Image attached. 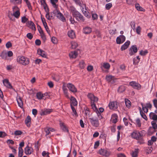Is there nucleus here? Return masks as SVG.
I'll return each mask as SVG.
<instances>
[{"label":"nucleus","instance_id":"1","mask_svg":"<svg viewBox=\"0 0 157 157\" xmlns=\"http://www.w3.org/2000/svg\"><path fill=\"white\" fill-rule=\"evenodd\" d=\"M17 61L19 63L24 65L28 64L29 61L28 58L23 56H19L17 58Z\"/></svg>","mask_w":157,"mask_h":157},{"label":"nucleus","instance_id":"2","mask_svg":"<svg viewBox=\"0 0 157 157\" xmlns=\"http://www.w3.org/2000/svg\"><path fill=\"white\" fill-rule=\"evenodd\" d=\"M142 131L140 132L139 131L134 130L131 134L132 138L136 140H141L143 135Z\"/></svg>","mask_w":157,"mask_h":157},{"label":"nucleus","instance_id":"3","mask_svg":"<svg viewBox=\"0 0 157 157\" xmlns=\"http://www.w3.org/2000/svg\"><path fill=\"white\" fill-rule=\"evenodd\" d=\"M129 84L133 88L137 90H140L141 88V85L139 83L134 81H132L130 82Z\"/></svg>","mask_w":157,"mask_h":157},{"label":"nucleus","instance_id":"4","mask_svg":"<svg viewBox=\"0 0 157 157\" xmlns=\"http://www.w3.org/2000/svg\"><path fill=\"white\" fill-rule=\"evenodd\" d=\"M141 105L142 106V109L144 112L147 113L148 112V109H151L152 107V105L150 103L148 102L144 104L141 103Z\"/></svg>","mask_w":157,"mask_h":157},{"label":"nucleus","instance_id":"5","mask_svg":"<svg viewBox=\"0 0 157 157\" xmlns=\"http://www.w3.org/2000/svg\"><path fill=\"white\" fill-rule=\"evenodd\" d=\"M106 79L108 82L112 84L115 83L117 80L114 76L109 75L106 76Z\"/></svg>","mask_w":157,"mask_h":157},{"label":"nucleus","instance_id":"6","mask_svg":"<svg viewBox=\"0 0 157 157\" xmlns=\"http://www.w3.org/2000/svg\"><path fill=\"white\" fill-rule=\"evenodd\" d=\"M88 98L90 100L91 103H95L98 100V98L92 94L89 93L87 95Z\"/></svg>","mask_w":157,"mask_h":157},{"label":"nucleus","instance_id":"7","mask_svg":"<svg viewBox=\"0 0 157 157\" xmlns=\"http://www.w3.org/2000/svg\"><path fill=\"white\" fill-rule=\"evenodd\" d=\"M52 112V109L44 108L40 110V114L41 116L49 114Z\"/></svg>","mask_w":157,"mask_h":157},{"label":"nucleus","instance_id":"8","mask_svg":"<svg viewBox=\"0 0 157 157\" xmlns=\"http://www.w3.org/2000/svg\"><path fill=\"white\" fill-rule=\"evenodd\" d=\"M3 83L4 86H6L7 88L10 89H12L15 91V90L12 86L11 83L9 82L8 79H4L3 81Z\"/></svg>","mask_w":157,"mask_h":157},{"label":"nucleus","instance_id":"9","mask_svg":"<svg viewBox=\"0 0 157 157\" xmlns=\"http://www.w3.org/2000/svg\"><path fill=\"white\" fill-rule=\"evenodd\" d=\"M99 153L101 155L105 157H108L110 154V152L109 151L106 149H102L99 150Z\"/></svg>","mask_w":157,"mask_h":157},{"label":"nucleus","instance_id":"10","mask_svg":"<svg viewBox=\"0 0 157 157\" xmlns=\"http://www.w3.org/2000/svg\"><path fill=\"white\" fill-rule=\"evenodd\" d=\"M90 121L93 126L97 127L99 125L98 121V119H94V118H90Z\"/></svg>","mask_w":157,"mask_h":157},{"label":"nucleus","instance_id":"11","mask_svg":"<svg viewBox=\"0 0 157 157\" xmlns=\"http://www.w3.org/2000/svg\"><path fill=\"white\" fill-rule=\"evenodd\" d=\"M74 16L78 20H80L82 22H84L85 21V19L83 16L78 11L76 12L75 15Z\"/></svg>","mask_w":157,"mask_h":157},{"label":"nucleus","instance_id":"12","mask_svg":"<svg viewBox=\"0 0 157 157\" xmlns=\"http://www.w3.org/2000/svg\"><path fill=\"white\" fill-rule=\"evenodd\" d=\"M125 40V36L123 35H121L117 38L116 42L118 44H121L124 42Z\"/></svg>","mask_w":157,"mask_h":157},{"label":"nucleus","instance_id":"13","mask_svg":"<svg viewBox=\"0 0 157 157\" xmlns=\"http://www.w3.org/2000/svg\"><path fill=\"white\" fill-rule=\"evenodd\" d=\"M67 87L70 91L71 92L75 93L77 92L76 88L74 85L71 83H69L67 84Z\"/></svg>","mask_w":157,"mask_h":157},{"label":"nucleus","instance_id":"14","mask_svg":"<svg viewBox=\"0 0 157 157\" xmlns=\"http://www.w3.org/2000/svg\"><path fill=\"white\" fill-rule=\"evenodd\" d=\"M33 151V148L28 146H27L24 149V152L27 155L31 154Z\"/></svg>","mask_w":157,"mask_h":157},{"label":"nucleus","instance_id":"15","mask_svg":"<svg viewBox=\"0 0 157 157\" xmlns=\"http://www.w3.org/2000/svg\"><path fill=\"white\" fill-rule=\"evenodd\" d=\"M109 108L111 109H115L117 107V105L116 102L112 101L110 102L109 105Z\"/></svg>","mask_w":157,"mask_h":157},{"label":"nucleus","instance_id":"16","mask_svg":"<svg viewBox=\"0 0 157 157\" xmlns=\"http://www.w3.org/2000/svg\"><path fill=\"white\" fill-rule=\"evenodd\" d=\"M92 32L91 28L88 27H85L83 28V32L86 34H90Z\"/></svg>","mask_w":157,"mask_h":157},{"label":"nucleus","instance_id":"17","mask_svg":"<svg viewBox=\"0 0 157 157\" xmlns=\"http://www.w3.org/2000/svg\"><path fill=\"white\" fill-rule=\"evenodd\" d=\"M78 56V52L75 51L71 52L69 54V56L70 59H75Z\"/></svg>","mask_w":157,"mask_h":157},{"label":"nucleus","instance_id":"18","mask_svg":"<svg viewBox=\"0 0 157 157\" xmlns=\"http://www.w3.org/2000/svg\"><path fill=\"white\" fill-rule=\"evenodd\" d=\"M67 35L71 39H74L75 37V33L72 30L69 31Z\"/></svg>","mask_w":157,"mask_h":157},{"label":"nucleus","instance_id":"19","mask_svg":"<svg viewBox=\"0 0 157 157\" xmlns=\"http://www.w3.org/2000/svg\"><path fill=\"white\" fill-rule=\"evenodd\" d=\"M56 17L63 22H64L66 21L65 18L64 17L63 14L60 12H58L56 15Z\"/></svg>","mask_w":157,"mask_h":157},{"label":"nucleus","instance_id":"20","mask_svg":"<svg viewBox=\"0 0 157 157\" xmlns=\"http://www.w3.org/2000/svg\"><path fill=\"white\" fill-rule=\"evenodd\" d=\"M59 125L63 131L65 132H68V131L67 126L63 123L60 121L59 123Z\"/></svg>","mask_w":157,"mask_h":157},{"label":"nucleus","instance_id":"21","mask_svg":"<svg viewBox=\"0 0 157 157\" xmlns=\"http://www.w3.org/2000/svg\"><path fill=\"white\" fill-rule=\"evenodd\" d=\"M130 42L129 41H127L123 44L121 47V49L122 51L124 50L127 49L130 45Z\"/></svg>","mask_w":157,"mask_h":157},{"label":"nucleus","instance_id":"22","mask_svg":"<svg viewBox=\"0 0 157 157\" xmlns=\"http://www.w3.org/2000/svg\"><path fill=\"white\" fill-rule=\"evenodd\" d=\"M117 115L116 114H114L112 115L110 121L113 123L115 124L117 121Z\"/></svg>","mask_w":157,"mask_h":157},{"label":"nucleus","instance_id":"23","mask_svg":"<svg viewBox=\"0 0 157 157\" xmlns=\"http://www.w3.org/2000/svg\"><path fill=\"white\" fill-rule=\"evenodd\" d=\"M37 53L39 55L43 57H46V54L45 52L40 49H38Z\"/></svg>","mask_w":157,"mask_h":157},{"label":"nucleus","instance_id":"24","mask_svg":"<svg viewBox=\"0 0 157 157\" xmlns=\"http://www.w3.org/2000/svg\"><path fill=\"white\" fill-rule=\"evenodd\" d=\"M31 118L30 116H28L25 120V123L27 126L29 127L30 125Z\"/></svg>","mask_w":157,"mask_h":157},{"label":"nucleus","instance_id":"25","mask_svg":"<svg viewBox=\"0 0 157 157\" xmlns=\"http://www.w3.org/2000/svg\"><path fill=\"white\" fill-rule=\"evenodd\" d=\"M71 101V105L73 106H76L77 104V102L76 99L73 97L71 96L70 99Z\"/></svg>","mask_w":157,"mask_h":157},{"label":"nucleus","instance_id":"26","mask_svg":"<svg viewBox=\"0 0 157 157\" xmlns=\"http://www.w3.org/2000/svg\"><path fill=\"white\" fill-rule=\"evenodd\" d=\"M149 116L150 119L157 121V115L153 113H151Z\"/></svg>","mask_w":157,"mask_h":157},{"label":"nucleus","instance_id":"27","mask_svg":"<svg viewBox=\"0 0 157 157\" xmlns=\"http://www.w3.org/2000/svg\"><path fill=\"white\" fill-rule=\"evenodd\" d=\"M50 1L53 7L55 9H56L58 7V5L56 4L58 0H50Z\"/></svg>","mask_w":157,"mask_h":157},{"label":"nucleus","instance_id":"28","mask_svg":"<svg viewBox=\"0 0 157 157\" xmlns=\"http://www.w3.org/2000/svg\"><path fill=\"white\" fill-rule=\"evenodd\" d=\"M101 68H102V67H104L105 69H109L110 68V64L107 63H101Z\"/></svg>","mask_w":157,"mask_h":157},{"label":"nucleus","instance_id":"29","mask_svg":"<svg viewBox=\"0 0 157 157\" xmlns=\"http://www.w3.org/2000/svg\"><path fill=\"white\" fill-rule=\"evenodd\" d=\"M17 100L18 106L21 108H22L23 106V103L21 98L19 97L17 98Z\"/></svg>","mask_w":157,"mask_h":157},{"label":"nucleus","instance_id":"30","mask_svg":"<svg viewBox=\"0 0 157 157\" xmlns=\"http://www.w3.org/2000/svg\"><path fill=\"white\" fill-rule=\"evenodd\" d=\"M139 149L138 148H136L135 149L134 151H132L131 154L132 157H136L138 155Z\"/></svg>","mask_w":157,"mask_h":157},{"label":"nucleus","instance_id":"31","mask_svg":"<svg viewBox=\"0 0 157 157\" xmlns=\"http://www.w3.org/2000/svg\"><path fill=\"white\" fill-rule=\"evenodd\" d=\"M135 8L137 10L141 11H144V10L141 6H140L138 3H136L135 4Z\"/></svg>","mask_w":157,"mask_h":157},{"label":"nucleus","instance_id":"32","mask_svg":"<svg viewBox=\"0 0 157 157\" xmlns=\"http://www.w3.org/2000/svg\"><path fill=\"white\" fill-rule=\"evenodd\" d=\"M86 10V9H84L83 8L82 10V11L83 13V14L86 17L88 18H89L90 17V13L87 12Z\"/></svg>","mask_w":157,"mask_h":157},{"label":"nucleus","instance_id":"33","mask_svg":"<svg viewBox=\"0 0 157 157\" xmlns=\"http://www.w3.org/2000/svg\"><path fill=\"white\" fill-rule=\"evenodd\" d=\"M125 103L126 106L128 108H129L131 106V102L130 101L127 99H125Z\"/></svg>","mask_w":157,"mask_h":157},{"label":"nucleus","instance_id":"34","mask_svg":"<svg viewBox=\"0 0 157 157\" xmlns=\"http://www.w3.org/2000/svg\"><path fill=\"white\" fill-rule=\"evenodd\" d=\"M7 53L6 52H2L0 55V57H1L2 59H6L7 58Z\"/></svg>","mask_w":157,"mask_h":157},{"label":"nucleus","instance_id":"35","mask_svg":"<svg viewBox=\"0 0 157 157\" xmlns=\"http://www.w3.org/2000/svg\"><path fill=\"white\" fill-rule=\"evenodd\" d=\"M69 10L72 13L73 15L74 16L76 12H78L75 9L73 6H70L69 8Z\"/></svg>","mask_w":157,"mask_h":157},{"label":"nucleus","instance_id":"36","mask_svg":"<svg viewBox=\"0 0 157 157\" xmlns=\"http://www.w3.org/2000/svg\"><path fill=\"white\" fill-rule=\"evenodd\" d=\"M37 98L39 100H41L43 99V95L41 92H39L37 93L36 94Z\"/></svg>","mask_w":157,"mask_h":157},{"label":"nucleus","instance_id":"37","mask_svg":"<svg viewBox=\"0 0 157 157\" xmlns=\"http://www.w3.org/2000/svg\"><path fill=\"white\" fill-rule=\"evenodd\" d=\"M19 152L18 157H22L23 155V150L22 148L19 147Z\"/></svg>","mask_w":157,"mask_h":157},{"label":"nucleus","instance_id":"38","mask_svg":"<svg viewBox=\"0 0 157 157\" xmlns=\"http://www.w3.org/2000/svg\"><path fill=\"white\" fill-rule=\"evenodd\" d=\"M14 12L13 14V16H14L16 18H19L20 15L19 11L18 10Z\"/></svg>","mask_w":157,"mask_h":157},{"label":"nucleus","instance_id":"39","mask_svg":"<svg viewBox=\"0 0 157 157\" xmlns=\"http://www.w3.org/2000/svg\"><path fill=\"white\" fill-rule=\"evenodd\" d=\"M125 90V88L124 86L122 85L119 87L118 91L120 93H122Z\"/></svg>","mask_w":157,"mask_h":157},{"label":"nucleus","instance_id":"40","mask_svg":"<svg viewBox=\"0 0 157 157\" xmlns=\"http://www.w3.org/2000/svg\"><path fill=\"white\" fill-rule=\"evenodd\" d=\"M71 47L72 48L75 49L78 46L77 43L75 41H73L71 42Z\"/></svg>","mask_w":157,"mask_h":157},{"label":"nucleus","instance_id":"41","mask_svg":"<svg viewBox=\"0 0 157 157\" xmlns=\"http://www.w3.org/2000/svg\"><path fill=\"white\" fill-rule=\"evenodd\" d=\"M127 4L129 5L133 4L136 2V0H126Z\"/></svg>","mask_w":157,"mask_h":157},{"label":"nucleus","instance_id":"42","mask_svg":"<svg viewBox=\"0 0 157 157\" xmlns=\"http://www.w3.org/2000/svg\"><path fill=\"white\" fill-rule=\"evenodd\" d=\"M91 105L92 109L95 112H98V110L96 107V105L95 103H91Z\"/></svg>","mask_w":157,"mask_h":157},{"label":"nucleus","instance_id":"43","mask_svg":"<svg viewBox=\"0 0 157 157\" xmlns=\"http://www.w3.org/2000/svg\"><path fill=\"white\" fill-rule=\"evenodd\" d=\"M22 0H10L11 3L14 4H20Z\"/></svg>","mask_w":157,"mask_h":157},{"label":"nucleus","instance_id":"44","mask_svg":"<svg viewBox=\"0 0 157 157\" xmlns=\"http://www.w3.org/2000/svg\"><path fill=\"white\" fill-rule=\"evenodd\" d=\"M112 6V4L111 3H109L106 4L105 5V8L107 10H109Z\"/></svg>","mask_w":157,"mask_h":157},{"label":"nucleus","instance_id":"45","mask_svg":"<svg viewBox=\"0 0 157 157\" xmlns=\"http://www.w3.org/2000/svg\"><path fill=\"white\" fill-rule=\"evenodd\" d=\"M130 49H132V51L134 53H136L137 52V48L136 45H133L132 46V47L130 48Z\"/></svg>","mask_w":157,"mask_h":157},{"label":"nucleus","instance_id":"46","mask_svg":"<svg viewBox=\"0 0 157 157\" xmlns=\"http://www.w3.org/2000/svg\"><path fill=\"white\" fill-rule=\"evenodd\" d=\"M79 65L80 67L81 68H83L85 67V66H86V64L85 63V62L84 61L81 60L79 62Z\"/></svg>","mask_w":157,"mask_h":157},{"label":"nucleus","instance_id":"47","mask_svg":"<svg viewBox=\"0 0 157 157\" xmlns=\"http://www.w3.org/2000/svg\"><path fill=\"white\" fill-rule=\"evenodd\" d=\"M29 24L32 26V29L33 30H35L36 28L34 23L31 21H30L28 22Z\"/></svg>","mask_w":157,"mask_h":157},{"label":"nucleus","instance_id":"48","mask_svg":"<svg viewBox=\"0 0 157 157\" xmlns=\"http://www.w3.org/2000/svg\"><path fill=\"white\" fill-rule=\"evenodd\" d=\"M136 125L138 127H140L141 125L140 121L139 118H137L136 120Z\"/></svg>","mask_w":157,"mask_h":157},{"label":"nucleus","instance_id":"49","mask_svg":"<svg viewBox=\"0 0 157 157\" xmlns=\"http://www.w3.org/2000/svg\"><path fill=\"white\" fill-rule=\"evenodd\" d=\"M148 53V52L147 50H145L144 51L141 50L140 52V54L141 56H144L147 55Z\"/></svg>","mask_w":157,"mask_h":157},{"label":"nucleus","instance_id":"50","mask_svg":"<svg viewBox=\"0 0 157 157\" xmlns=\"http://www.w3.org/2000/svg\"><path fill=\"white\" fill-rule=\"evenodd\" d=\"M140 61L139 59H136V58H134L133 59V63L134 65L138 64Z\"/></svg>","mask_w":157,"mask_h":157},{"label":"nucleus","instance_id":"51","mask_svg":"<svg viewBox=\"0 0 157 157\" xmlns=\"http://www.w3.org/2000/svg\"><path fill=\"white\" fill-rule=\"evenodd\" d=\"M151 124L153 128H154L155 130L156 129H157V125L156 123H155L154 121H152L151 122Z\"/></svg>","mask_w":157,"mask_h":157},{"label":"nucleus","instance_id":"52","mask_svg":"<svg viewBox=\"0 0 157 157\" xmlns=\"http://www.w3.org/2000/svg\"><path fill=\"white\" fill-rule=\"evenodd\" d=\"M52 42L54 44H56L58 42V40L55 37H52L51 39Z\"/></svg>","mask_w":157,"mask_h":157},{"label":"nucleus","instance_id":"53","mask_svg":"<svg viewBox=\"0 0 157 157\" xmlns=\"http://www.w3.org/2000/svg\"><path fill=\"white\" fill-rule=\"evenodd\" d=\"M140 115L144 119L146 120H147V118L146 115L142 112H141L140 113Z\"/></svg>","mask_w":157,"mask_h":157},{"label":"nucleus","instance_id":"54","mask_svg":"<svg viewBox=\"0 0 157 157\" xmlns=\"http://www.w3.org/2000/svg\"><path fill=\"white\" fill-rule=\"evenodd\" d=\"M153 150V148L152 147H147L146 150V152L148 154L150 153Z\"/></svg>","mask_w":157,"mask_h":157},{"label":"nucleus","instance_id":"55","mask_svg":"<svg viewBox=\"0 0 157 157\" xmlns=\"http://www.w3.org/2000/svg\"><path fill=\"white\" fill-rule=\"evenodd\" d=\"M49 153L48 152H46L45 151H43L42 153L43 156L44 157H49Z\"/></svg>","mask_w":157,"mask_h":157},{"label":"nucleus","instance_id":"56","mask_svg":"<svg viewBox=\"0 0 157 157\" xmlns=\"http://www.w3.org/2000/svg\"><path fill=\"white\" fill-rule=\"evenodd\" d=\"M22 133V132L20 130H17L14 132V135H20Z\"/></svg>","mask_w":157,"mask_h":157},{"label":"nucleus","instance_id":"57","mask_svg":"<svg viewBox=\"0 0 157 157\" xmlns=\"http://www.w3.org/2000/svg\"><path fill=\"white\" fill-rule=\"evenodd\" d=\"M131 26L133 30L135 29V23L134 21H132L131 23Z\"/></svg>","mask_w":157,"mask_h":157},{"label":"nucleus","instance_id":"58","mask_svg":"<svg viewBox=\"0 0 157 157\" xmlns=\"http://www.w3.org/2000/svg\"><path fill=\"white\" fill-rule=\"evenodd\" d=\"M71 108L72 109V110L73 111V112L74 114L75 115L77 116V113L75 109V108L74 107H73L72 105H71Z\"/></svg>","mask_w":157,"mask_h":157},{"label":"nucleus","instance_id":"59","mask_svg":"<svg viewBox=\"0 0 157 157\" xmlns=\"http://www.w3.org/2000/svg\"><path fill=\"white\" fill-rule=\"evenodd\" d=\"M27 37L30 40H31L33 37V36L31 33H28L26 35Z\"/></svg>","mask_w":157,"mask_h":157},{"label":"nucleus","instance_id":"60","mask_svg":"<svg viewBox=\"0 0 157 157\" xmlns=\"http://www.w3.org/2000/svg\"><path fill=\"white\" fill-rule=\"evenodd\" d=\"M26 3L29 9L30 10H32V8L30 2L28 1Z\"/></svg>","mask_w":157,"mask_h":157},{"label":"nucleus","instance_id":"61","mask_svg":"<svg viewBox=\"0 0 157 157\" xmlns=\"http://www.w3.org/2000/svg\"><path fill=\"white\" fill-rule=\"evenodd\" d=\"M141 28L140 26L137 27L136 29V32L138 34H140L141 32Z\"/></svg>","mask_w":157,"mask_h":157},{"label":"nucleus","instance_id":"62","mask_svg":"<svg viewBox=\"0 0 157 157\" xmlns=\"http://www.w3.org/2000/svg\"><path fill=\"white\" fill-rule=\"evenodd\" d=\"M153 102L154 104V105L155 107L157 109V99H154L153 100Z\"/></svg>","mask_w":157,"mask_h":157},{"label":"nucleus","instance_id":"63","mask_svg":"<svg viewBox=\"0 0 157 157\" xmlns=\"http://www.w3.org/2000/svg\"><path fill=\"white\" fill-rule=\"evenodd\" d=\"M32 113L35 116L37 114V111L36 109H33L32 110Z\"/></svg>","mask_w":157,"mask_h":157},{"label":"nucleus","instance_id":"64","mask_svg":"<svg viewBox=\"0 0 157 157\" xmlns=\"http://www.w3.org/2000/svg\"><path fill=\"white\" fill-rule=\"evenodd\" d=\"M117 155L118 157H126L124 154L122 153L117 154Z\"/></svg>","mask_w":157,"mask_h":157}]
</instances>
